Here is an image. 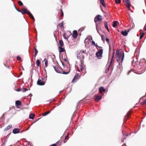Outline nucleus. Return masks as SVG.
<instances>
[{
    "label": "nucleus",
    "instance_id": "obj_33",
    "mask_svg": "<svg viewBox=\"0 0 146 146\" xmlns=\"http://www.w3.org/2000/svg\"><path fill=\"white\" fill-rule=\"evenodd\" d=\"M101 37H102V39L103 40V42H104L105 39H106V38L105 36L103 35H101Z\"/></svg>",
    "mask_w": 146,
    "mask_h": 146
},
{
    "label": "nucleus",
    "instance_id": "obj_42",
    "mask_svg": "<svg viewBox=\"0 0 146 146\" xmlns=\"http://www.w3.org/2000/svg\"><path fill=\"white\" fill-rule=\"evenodd\" d=\"M144 35V33H143L140 36V39H141L143 37Z\"/></svg>",
    "mask_w": 146,
    "mask_h": 146
},
{
    "label": "nucleus",
    "instance_id": "obj_2",
    "mask_svg": "<svg viewBox=\"0 0 146 146\" xmlns=\"http://www.w3.org/2000/svg\"><path fill=\"white\" fill-rule=\"evenodd\" d=\"M92 44L95 46L98 50H99L98 48L100 49L99 50L96 52V55L97 57L99 59H101L102 57L103 50V49H102V47L98 46L97 44H96L95 42L93 41H92Z\"/></svg>",
    "mask_w": 146,
    "mask_h": 146
},
{
    "label": "nucleus",
    "instance_id": "obj_9",
    "mask_svg": "<svg viewBox=\"0 0 146 146\" xmlns=\"http://www.w3.org/2000/svg\"><path fill=\"white\" fill-rule=\"evenodd\" d=\"M102 19L101 16L100 15H97L94 19V21L95 22L97 21H101Z\"/></svg>",
    "mask_w": 146,
    "mask_h": 146
},
{
    "label": "nucleus",
    "instance_id": "obj_34",
    "mask_svg": "<svg viewBox=\"0 0 146 146\" xmlns=\"http://www.w3.org/2000/svg\"><path fill=\"white\" fill-rule=\"evenodd\" d=\"M121 2V0H115V2L117 4H119Z\"/></svg>",
    "mask_w": 146,
    "mask_h": 146
},
{
    "label": "nucleus",
    "instance_id": "obj_6",
    "mask_svg": "<svg viewBox=\"0 0 146 146\" xmlns=\"http://www.w3.org/2000/svg\"><path fill=\"white\" fill-rule=\"evenodd\" d=\"M123 2L125 3L124 5L126 6L128 10H130V7L131 5L130 3V0H123Z\"/></svg>",
    "mask_w": 146,
    "mask_h": 146
},
{
    "label": "nucleus",
    "instance_id": "obj_53",
    "mask_svg": "<svg viewBox=\"0 0 146 146\" xmlns=\"http://www.w3.org/2000/svg\"><path fill=\"white\" fill-rule=\"evenodd\" d=\"M130 30V29H128L127 30V32H129V31Z\"/></svg>",
    "mask_w": 146,
    "mask_h": 146
},
{
    "label": "nucleus",
    "instance_id": "obj_3",
    "mask_svg": "<svg viewBox=\"0 0 146 146\" xmlns=\"http://www.w3.org/2000/svg\"><path fill=\"white\" fill-rule=\"evenodd\" d=\"M139 66L138 67V70H142L140 72H137V74H142L146 70V62H140L139 64Z\"/></svg>",
    "mask_w": 146,
    "mask_h": 146
},
{
    "label": "nucleus",
    "instance_id": "obj_40",
    "mask_svg": "<svg viewBox=\"0 0 146 146\" xmlns=\"http://www.w3.org/2000/svg\"><path fill=\"white\" fill-rule=\"evenodd\" d=\"M28 89H26L25 88H23L22 89V91L23 92H25L26 91H27Z\"/></svg>",
    "mask_w": 146,
    "mask_h": 146
},
{
    "label": "nucleus",
    "instance_id": "obj_24",
    "mask_svg": "<svg viewBox=\"0 0 146 146\" xmlns=\"http://www.w3.org/2000/svg\"><path fill=\"white\" fill-rule=\"evenodd\" d=\"M35 116V114H33L32 113H31L29 115V118L30 119H34Z\"/></svg>",
    "mask_w": 146,
    "mask_h": 146
},
{
    "label": "nucleus",
    "instance_id": "obj_11",
    "mask_svg": "<svg viewBox=\"0 0 146 146\" xmlns=\"http://www.w3.org/2000/svg\"><path fill=\"white\" fill-rule=\"evenodd\" d=\"M80 78V76L78 74H76L73 78L72 82L74 83L76 82Z\"/></svg>",
    "mask_w": 146,
    "mask_h": 146
},
{
    "label": "nucleus",
    "instance_id": "obj_43",
    "mask_svg": "<svg viewBox=\"0 0 146 146\" xmlns=\"http://www.w3.org/2000/svg\"><path fill=\"white\" fill-rule=\"evenodd\" d=\"M142 104H145L146 105V99L143 102L141 103Z\"/></svg>",
    "mask_w": 146,
    "mask_h": 146
},
{
    "label": "nucleus",
    "instance_id": "obj_13",
    "mask_svg": "<svg viewBox=\"0 0 146 146\" xmlns=\"http://www.w3.org/2000/svg\"><path fill=\"white\" fill-rule=\"evenodd\" d=\"M14 6L16 9L19 12H21V13L23 14H24L25 13H26L27 11V10L26 9H23L21 10V11L20 10H18L17 9L16 7L15 6L14 4Z\"/></svg>",
    "mask_w": 146,
    "mask_h": 146
},
{
    "label": "nucleus",
    "instance_id": "obj_1",
    "mask_svg": "<svg viewBox=\"0 0 146 146\" xmlns=\"http://www.w3.org/2000/svg\"><path fill=\"white\" fill-rule=\"evenodd\" d=\"M116 60L119 63V66H121L122 63L124 58V54L119 50H117L116 51Z\"/></svg>",
    "mask_w": 146,
    "mask_h": 146
},
{
    "label": "nucleus",
    "instance_id": "obj_38",
    "mask_svg": "<svg viewBox=\"0 0 146 146\" xmlns=\"http://www.w3.org/2000/svg\"><path fill=\"white\" fill-rule=\"evenodd\" d=\"M59 26L60 27H63V22L62 23H60L58 24Z\"/></svg>",
    "mask_w": 146,
    "mask_h": 146
},
{
    "label": "nucleus",
    "instance_id": "obj_12",
    "mask_svg": "<svg viewBox=\"0 0 146 146\" xmlns=\"http://www.w3.org/2000/svg\"><path fill=\"white\" fill-rule=\"evenodd\" d=\"M45 82L43 81L38 79L37 82V84L38 85L42 86L44 85L45 84Z\"/></svg>",
    "mask_w": 146,
    "mask_h": 146
},
{
    "label": "nucleus",
    "instance_id": "obj_39",
    "mask_svg": "<svg viewBox=\"0 0 146 146\" xmlns=\"http://www.w3.org/2000/svg\"><path fill=\"white\" fill-rule=\"evenodd\" d=\"M30 17V18L33 20H35V19L33 17V15H32V14H31V15H30L29 16Z\"/></svg>",
    "mask_w": 146,
    "mask_h": 146
},
{
    "label": "nucleus",
    "instance_id": "obj_8",
    "mask_svg": "<svg viewBox=\"0 0 146 146\" xmlns=\"http://www.w3.org/2000/svg\"><path fill=\"white\" fill-rule=\"evenodd\" d=\"M102 96L98 94H96L94 96V99L96 102L100 101L102 99Z\"/></svg>",
    "mask_w": 146,
    "mask_h": 146
},
{
    "label": "nucleus",
    "instance_id": "obj_36",
    "mask_svg": "<svg viewBox=\"0 0 146 146\" xmlns=\"http://www.w3.org/2000/svg\"><path fill=\"white\" fill-rule=\"evenodd\" d=\"M18 4L20 5V6H22L23 5V3L22 2L20 1H18Z\"/></svg>",
    "mask_w": 146,
    "mask_h": 146
},
{
    "label": "nucleus",
    "instance_id": "obj_18",
    "mask_svg": "<svg viewBox=\"0 0 146 146\" xmlns=\"http://www.w3.org/2000/svg\"><path fill=\"white\" fill-rule=\"evenodd\" d=\"M105 89L103 87H101L99 89V92L101 93H102L103 92H105Z\"/></svg>",
    "mask_w": 146,
    "mask_h": 146
},
{
    "label": "nucleus",
    "instance_id": "obj_5",
    "mask_svg": "<svg viewBox=\"0 0 146 146\" xmlns=\"http://www.w3.org/2000/svg\"><path fill=\"white\" fill-rule=\"evenodd\" d=\"M91 36H88L85 39V42L86 45L89 46L91 45Z\"/></svg>",
    "mask_w": 146,
    "mask_h": 146
},
{
    "label": "nucleus",
    "instance_id": "obj_16",
    "mask_svg": "<svg viewBox=\"0 0 146 146\" xmlns=\"http://www.w3.org/2000/svg\"><path fill=\"white\" fill-rule=\"evenodd\" d=\"M20 129L18 128H15L13 131V132L14 134H17L19 133Z\"/></svg>",
    "mask_w": 146,
    "mask_h": 146
},
{
    "label": "nucleus",
    "instance_id": "obj_23",
    "mask_svg": "<svg viewBox=\"0 0 146 146\" xmlns=\"http://www.w3.org/2000/svg\"><path fill=\"white\" fill-rule=\"evenodd\" d=\"M104 26L106 29L108 30V31L109 32L110 31L108 27L107 22L106 21L104 22Z\"/></svg>",
    "mask_w": 146,
    "mask_h": 146
},
{
    "label": "nucleus",
    "instance_id": "obj_46",
    "mask_svg": "<svg viewBox=\"0 0 146 146\" xmlns=\"http://www.w3.org/2000/svg\"><path fill=\"white\" fill-rule=\"evenodd\" d=\"M69 71L68 72H63V74H67L69 72Z\"/></svg>",
    "mask_w": 146,
    "mask_h": 146
},
{
    "label": "nucleus",
    "instance_id": "obj_50",
    "mask_svg": "<svg viewBox=\"0 0 146 146\" xmlns=\"http://www.w3.org/2000/svg\"><path fill=\"white\" fill-rule=\"evenodd\" d=\"M17 91L18 92H19V91H21V89H17Z\"/></svg>",
    "mask_w": 146,
    "mask_h": 146
},
{
    "label": "nucleus",
    "instance_id": "obj_14",
    "mask_svg": "<svg viewBox=\"0 0 146 146\" xmlns=\"http://www.w3.org/2000/svg\"><path fill=\"white\" fill-rule=\"evenodd\" d=\"M77 32L76 31L74 30L73 32L72 37L74 38H76L77 37Z\"/></svg>",
    "mask_w": 146,
    "mask_h": 146
},
{
    "label": "nucleus",
    "instance_id": "obj_52",
    "mask_svg": "<svg viewBox=\"0 0 146 146\" xmlns=\"http://www.w3.org/2000/svg\"><path fill=\"white\" fill-rule=\"evenodd\" d=\"M123 146H126V144H123Z\"/></svg>",
    "mask_w": 146,
    "mask_h": 146
},
{
    "label": "nucleus",
    "instance_id": "obj_10",
    "mask_svg": "<svg viewBox=\"0 0 146 146\" xmlns=\"http://www.w3.org/2000/svg\"><path fill=\"white\" fill-rule=\"evenodd\" d=\"M81 64L80 65V69L81 71H82L83 70H85V66L84 64V61L82 62H80Z\"/></svg>",
    "mask_w": 146,
    "mask_h": 146
},
{
    "label": "nucleus",
    "instance_id": "obj_22",
    "mask_svg": "<svg viewBox=\"0 0 146 146\" xmlns=\"http://www.w3.org/2000/svg\"><path fill=\"white\" fill-rule=\"evenodd\" d=\"M69 135V133H68L67 135L66 136L65 139H64V143H65L67 142V140L68 139Z\"/></svg>",
    "mask_w": 146,
    "mask_h": 146
},
{
    "label": "nucleus",
    "instance_id": "obj_51",
    "mask_svg": "<svg viewBox=\"0 0 146 146\" xmlns=\"http://www.w3.org/2000/svg\"><path fill=\"white\" fill-rule=\"evenodd\" d=\"M130 72V71H129L127 73V74L128 75H129V74Z\"/></svg>",
    "mask_w": 146,
    "mask_h": 146
},
{
    "label": "nucleus",
    "instance_id": "obj_7",
    "mask_svg": "<svg viewBox=\"0 0 146 146\" xmlns=\"http://www.w3.org/2000/svg\"><path fill=\"white\" fill-rule=\"evenodd\" d=\"M71 35V32L69 31H67L64 32L63 34V36L64 38L65 39H67Z\"/></svg>",
    "mask_w": 146,
    "mask_h": 146
},
{
    "label": "nucleus",
    "instance_id": "obj_37",
    "mask_svg": "<svg viewBox=\"0 0 146 146\" xmlns=\"http://www.w3.org/2000/svg\"><path fill=\"white\" fill-rule=\"evenodd\" d=\"M35 56H36L37 54L38 53V51L37 49L36 48H35Z\"/></svg>",
    "mask_w": 146,
    "mask_h": 146
},
{
    "label": "nucleus",
    "instance_id": "obj_32",
    "mask_svg": "<svg viewBox=\"0 0 146 146\" xmlns=\"http://www.w3.org/2000/svg\"><path fill=\"white\" fill-rule=\"evenodd\" d=\"M36 63L37 66H40V62L39 60H36Z\"/></svg>",
    "mask_w": 146,
    "mask_h": 146
},
{
    "label": "nucleus",
    "instance_id": "obj_45",
    "mask_svg": "<svg viewBox=\"0 0 146 146\" xmlns=\"http://www.w3.org/2000/svg\"><path fill=\"white\" fill-rule=\"evenodd\" d=\"M60 11L61 12V16L62 17L63 16L64 14H63V11L62 9H60Z\"/></svg>",
    "mask_w": 146,
    "mask_h": 146
},
{
    "label": "nucleus",
    "instance_id": "obj_54",
    "mask_svg": "<svg viewBox=\"0 0 146 146\" xmlns=\"http://www.w3.org/2000/svg\"><path fill=\"white\" fill-rule=\"evenodd\" d=\"M128 134H126L125 135V136L127 137V136H128Z\"/></svg>",
    "mask_w": 146,
    "mask_h": 146
},
{
    "label": "nucleus",
    "instance_id": "obj_15",
    "mask_svg": "<svg viewBox=\"0 0 146 146\" xmlns=\"http://www.w3.org/2000/svg\"><path fill=\"white\" fill-rule=\"evenodd\" d=\"M22 104L20 101L17 100L15 102V105L17 108H19V106H21Z\"/></svg>",
    "mask_w": 146,
    "mask_h": 146
},
{
    "label": "nucleus",
    "instance_id": "obj_30",
    "mask_svg": "<svg viewBox=\"0 0 146 146\" xmlns=\"http://www.w3.org/2000/svg\"><path fill=\"white\" fill-rule=\"evenodd\" d=\"M50 111H48L46 112H44L42 114V115L43 116L46 115H47L50 113Z\"/></svg>",
    "mask_w": 146,
    "mask_h": 146
},
{
    "label": "nucleus",
    "instance_id": "obj_28",
    "mask_svg": "<svg viewBox=\"0 0 146 146\" xmlns=\"http://www.w3.org/2000/svg\"><path fill=\"white\" fill-rule=\"evenodd\" d=\"M44 61L45 67H46L47 66V63H48L47 60L46 58H45L44 59Z\"/></svg>",
    "mask_w": 146,
    "mask_h": 146
},
{
    "label": "nucleus",
    "instance_id": "obj_26",
    "mask_svg": "<svg viewBox=\"0 0 146 146\" xmlns=\"http://www.w3.org/2000/svg\"><path fill=\"white\" fill-rule=\"evenodd\" d=\"M130 114V113H128L125 116L124 118L125 120H126L128 119L129 116Z\"/></svg>",
    "mask_w": 146,
    "mask_h": 146
},
{
    "label": "nucleus",
    "instance_id": "obj_4",
    "mask_svg": "<svg viewBox=\"0 0 146 146\" xmlns=\"http://www.w3.org/2000/svg\"><path fill=\"white\" fill-rule=\"evenodd\" d=\"M86 53L85 51L82 50H79L77 52V58L80 60V62H82L84 61V56Z\"/></svg>",
    "mask_w": 146,
    "mask_h": 146
},
{
    "label": "nucleus",
    "instance_id": "obj_29",
    "mask_svg": "<svg viewBox=\"0 0 146 146\" xmlns=\"http://www.w3.org/2000/svg\"><path fill=\"white\" fill-rule=\"evenodd\" d=\"M53 67L54 68V70H55V71L57 73H60V71L56 67L54 66H53Z\"/></svg>",
    "mask_w": 146,
    "mask_h": 146
},
{
    "label": "nucleus",
    "instance_id": "obj_31",
    "mask_svg": "<svg viewBox=\"0 0 146 146\" xmlns=\"http://www.w3.org/2000/svg\"><path fill=\"white\" fill-rule=\"evenodd\" d=\"M106 40L107 42L109 44V49H110V40L108 38H106Z\"/></svg>",
    "mask_w": 146,
    "mask_h": 146
},
{
    "label": "nucleus",
    "instance_id": "obj_41",
    "mask_svg": "<svg viewBox=\"0 0 146 146\" xmlns=\"http://www.w3.org/2000/svg\"><path fill=\"white\" fill-rule=\"evenodd\" d=\"M26 13L29 15V16L30 15H31V12L27 10V11L26 12Z\"/></svg>",
    "mask_w": 146,
    "mask_h": 146
},
{
    "label": "nucleus",
    "instance_id": "obj_21",
    "mask_svg": "<svg viewBox=\"0 0 146 146\" xmlns=\"http://www.w3.org/2000/svg\"><path fill=\"white\" fill-rule=\"evenodd\" d=\"M100 2L104 7H106V5L104 2V0H100Z\"/></svg>",
    "mask_w": 146,
    "mask_h": 146
},
{
    "label": "nucleus",
    "instance_id": "obj_48",
    "mask_svg": "<svg viewBox=\"0 0 146 146\" xmlns=\"http://www.w3.org/2000/svg\"><path fill=\"white\" fill-rule=\"evenodd\" d=\"M126 139V138H125V137H124L122 139V140H121V142H123L124 141V140L125 139Z\"/></svg>",
    "mask_w": 146,
    "mask_h": 146
},
{
    "label": "nucleus",
    "instance_id": "obj_35",
    "mask_svg": "<svg viewBox=\"0 0 146 146\" xmlns=\"http://www.w3.org/2000/svg\"><path fill=\"white\" fill-rule=\"evenodd\" d=\"M110 65H109L108 67L106 69L105 71V73H107L108 72L110 68Z\"/></svg>",
    "mask_w": 146,
    "mask_h": 146
},
{
    "label": "nucleus",
    "instance_id": "obj_49",
    "mask_svg": "<svg viewBox=\"0 0 146 146\" xmlns=\"http://www.w3.org/2000/svg\"><path fill=\"white\" fill-rule=\"evenodd\" d=\"M144 30L145 31H146V26H145L144 28Z\"/></svg>",
    "mask_w": 146,
    "mask_h": 146
},
{
    "label": "nucleus",
    "instance_id": "obj_25",
    "mask_svg": "<svg viewBox=\"0 0 146 146\" xmlns=\"http://www.w3.org/2000/svg\"><path fill=\"white\" fill-rule=\"evenodd\" d=\"M12 127V125H9L5 129V131L8 130L10 129Z\"/></svg>",
    "mask_w": 146,
    "mask_h": 146
},
{
    "label": "nucleus",
    "instance_id": "obj_20",
    "mask_svg": "<svg viewBox=\"0 0 146 146\" xmlns=\"http://www.w3.org/2000/svg\"><path fill=\"white\" fill-rule=\"evenodd\" d=\"M119 23L118 21H115L113 22V24L112 25V26L113 27H115L117 26V24Z\"/></svg>",
    "mask_w": 146,
    "mask_h": 146
},
{
    "label": "nucleus",
    "instance_id": "obj_19",
    "mask_svg": "<svg viewBox=\"0 0 146 146\" xmlns=\"http://www.w3.org/2000/svg\"><path fill=\"white\" fill-rule=\"evenodd\" d=\"M121 34L124 36H126L128 34V33L127 31L125 30L124 31H122L121 32Z\"/></svg>",
    "mask_w": 146,
    "mask_h": 146
},
{
    "label": "nucleus",
    "instance_id": "obj_27",
    "mask_svg": "<svg viewBox=\"0 0 146 146\" xmlns=\"http://www.w3.org/2000/svg\"><path fill=\"white\" fill-rule=\"evenodd\" d=\"M59 43L60 45V46L62 47L64 46V43H63V41H62V40H60L59 41Z\"/></svg>",
    "mask_w": 146,
    "mask_h": 146
},
{
    "label": "nucleus",
    "instance_id": "obj_17",
    "mask_svg": "<svg viewBox=\"0 0 146 146\" xmlns=\"http://www.w3.org/2000/svg\"><path fill=\"white\" fill-rule=\"evenodd\" d=\"M58 50L60 53H62L65 52V50L64 48H62V46H59L58 47Z\"/></svg>",
    "mask_w": 146,
    "mask_h": 146
},
{
    "label": "nucleus",
    "instance_id": "obj_47",
    "mask_svg": "<svg viewBox=\"0 0 146 146\" xmlns=\"http://www.w3.org/2000/svg\"><path fill=\"white\" fill-rule=\"evenodd\" d=\"M17 59L18 60H19L21 59V58L19 56H18L17 57Z\"/></svg>",
    "mask_w": 146,
    "mask_h": 146
},
{
    "label": "nucleus",
    "instance_id": "obj_44",
    "mask_svg": "<svg viewBox=\"0 0 146 146\" xmlns=\"http://www.w3.org/2000/svg\"><path fill=\"white\" fill-rule=\"evenodd\" d=\"M113 56H114V55H113L112 56V59H111V61L110 62V65H111V64H112V61H113Z\"/></svg>",
    "mask_w": 146,
    "mask_h": 146
}]
</instances>
